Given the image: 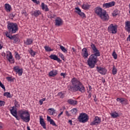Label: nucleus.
<instances>
[{
    "instance_id": "c03bdc74",
    "label": "nucleus",
    "mask_w": 130,
    "mask_h": 130,
    "mask_svg": "<svg viewBox=\"0 0 130 130\" xmlns=\"http://www.w3.org/2000/svg\"><path fill=\"white\" fill-rule=\"evenodd\" d=\"M59 56H60V57H61L62 60H64V56L63 55V54H62V53H59Z\"/></svg>"
},
{
    "instance_id": "680f3d73",
    "label": "nucleus",
    "mask_w": 130,
    "mask_h": 130,
    "mask_svg": "<svg viewBox=\"0 0 130 130\" xmlns=\"http://www.w3.org/2000/svg\"><path fill=\"white\" fill-rule=\"evenodd\" d=\"M72 50H73V52H77V49H75V48H72Z\"/></svg>"
},
{
    "instance_id": "a19ab883",
    "label": "nucleus",
    "mask_w": 130,
    "mask_h": 130,
    "mask_svg": "<svg viewBox=\"0 0 130 130\" xmlns=\"http://www.w3.org/2000/svg\"><path fill=\"white\" fill-rule=\"evenodd\" d=\"M29 53L30 54H31V56H35V54H36V52L34 51H33V50L31 49L29 51Z\"/></svg>"
},
{
    "instance_id": "774afa93",
    "label": "nucleus",
    "mask_w": 130,
    "mask_h": 130,
    "mask_svg": "<svg viewBox=\"0 0 130 130\" xmlns=\"http://www.w3.org/2000/svg\"><path fill=\"white\" fill-rule=\"evenodd\" d=\"M27 130H31V129H30V127H29V126H28L27 127Z\"/></svg>"
},
{
    "instance_id": "e433bc0d",
    "label": "nucleus",
    "mask_w": 130,
    "mask_h": 130,
    "mask_svg": "<svg viewBox=\"0 0 130 130\" xmlns=\"http://www.w3.org/2000/svg\"><path fill=\"white\" fill-rule=\"evenodd\" d=\"M77 14H78V15H79V16L80 17H82V18H86V15H85V13H84L83 12H82V11Z\"/></svg>"
},
{
    "instance_id": "f3484780",
    "label": "nucleus",
    "mask_w": 130,
    "mask_h": 130,
    "mask_svg": "<svg viewBox=\"0 0 130 130\" xmlns=\"http://www.w3.org/2000/svg\"><path fill=\"white\" fill-rule=\"evenodd\" d=\"M40 124L43 126V128L46 129V123L44 122V119L42 118V116H40Z\"/></svg>"
},
{
    "instance_id": "c85d7f7f",
    "label": "nucleus",
    "mask_w": 130,
    "mask_h": 130,
    "mask_svg": "<svg viewBox=\"0 0 130 130\" xmlns=\"http://www.w3.org/2000/svg\"><path fill=\"white\" fill-rule=\"evenodd\" d=\"M44 48L47 52H50V51H53V49H51L49 46H45Z\"/></svg>"
},
{
    "instance_id": "7c9ffc66",
    "label": "nucleus",
    "mask_w": 130,
    "mask_h": 130,
    "mask_svg": "<svg viewBox=\"0 0 130 130\" xmlns=\"http://www.w3.org/2000/svg\"><path fill=\"white\" fill-rule=\"evenodd\" d=\"M71 112L72 114H73V115H75L77 114V112H78V109H77V108H74L71 110Z\"/></svg>"
},
{
    "instance_id": "f8f14e48",
    "label": "nucleus",
    "mask_w": 130,
    "mask_h": 130,
    "mask_svg": "<svg viewBox=\"0 0 130 130\" xmlns=\"http://www.w3.org/2000/svg\"><path fill=\"white\" fill-rule=\"evenodd\" d=\"M7 58L11 63H14L15 62V59L13 58L12 52L8 51L7 54Z\"/></svg>"
},
{
    "instance_id": "69168bd1",
    "label": "nucleus",
    "mask_w": 130,
    "mask_h": 130,
    "mask_svg": "<svg viewBox=\"0 0 130 130\" xmlns=\"http://www.w3.org/2000/svg\"><path fill=\"white\" fill-rule=\"evenodd\" d=\"M35 3L37 4V5H39L40 4V2L37 1V2H36V3Z\"/></svg>"
},
{
    "instance_id": "412c9836",
    "label": "nucleus",
    "mask_w": 130,
    "mask_h": 130,
    "mask_svg": "<svg viewBox=\"0 0 130 130\" xmlns=\"http://www.w3.org/2000/svg\"><path fill=\"white\" fill-rule=\"evenodd\" d=\"M32 16H34V17H38L39 15H41V12L39 10H36L35 11L32 12L31 14Z\"/></svg>"
},
{
    "instance_id": "ddd939ff",
    "label": "nucleus",
    "mask_w": 130,
    "mask_h": 130,
    "mask_svg": "<svg viewBox=\"0 0 130 130\" xmlns=\"http://www.w3.org/2000/svg\"><path fill=\"white\" fill-rule=\"evenodd\" d=\"M115 6V2L114 1H112L108 3L104 4L103 5V8L104 9H109V8H111V7H114Z\"/></svg>"
},
{
    "instance_id": "cd10ccee",
    "label": "nucleus",
    "mask_w": 130,
    "mask_h": 130,
    "mask_svg": "<svg viewBox=\"0 0 130 130\" xmlns=\"http://www.w3.org/2000/svg\"><path fill=\"white\" fill-rule=\"evenodd\" d=\"M12 7L10 6V4H5V10L7 12H11V9Z\"/></svg>"
},
{
    "instance_id": "de8ad7c7",
    "label": "nucleus",
    "mask_w": 130,
    "mask_h": 130,
    "mask_svg": "<svg viewBox=\"0 0 130 130\" xmlns=\"http://www.w3.org/2000/svg\"><path fill=\"white\" fill-rule=\"evenodd\" d=\"M6 103L4 101H0V106H4Z\"/></svg>"
},
{
    "instance_id": "6ab92c4d",
    "label": "nucleus",
    "mask_w": 130,
    "mask_h": 130,
    "mask_svg": "<svg viewBox=\"0 0 130 130\" xmlns=\"http://www.w3.org/2000/svg\"><path fill=\"white\" fill-rule=\"evenodd\" d=\"M125 29L127 32H130V21H127L125 22Z\"/></svg>"
},
{
    "instance_id": "864d4df0",
    "label": "nucleus",
    "mask_w": 130,
    "mask_h": 130,
    "mask_svg": "<svg viewBox=\"0 0 130 130\" xmlns=\"http://www.w3.org/2000/svg\"><path fill=\"white\" fill-rule=\"evenodd\" d=\"M63 113V112H61L58 115V118H59L61 115H62Z\"/></svg>"
},
{
    "instance_id": "a211bd4d",
    "label": "nucleus",
    "mask_w": 130,
    "mask_h": 130,
    "mask_svg": "<svg viewBox=\"0 0 130 130\" xmlns=\"http://www.w3.org/2000/svg\"><path fill=\"white\" fill-rule=\"evenodd\" d=\"M68 103L69 104H70V105H73V106H75V105H77L78 104V101H75L73 99H69L67 101Z\"/></svg>"
},
{
    "instance_id": "5701e85b",
    "label": "nucleus",
    "mask_w": 130,
    "mask_h": 130,
    "mask_svg": "<svg viewBox=\"0 0 130 130\" xmlns=\"http://www.w3.org/2000/svg\"><path fill=\"white\" fill-rule=\"evenodd\" d=\"M41 7L42 10H44L45 12H48V11H49V9H48L47 5H45L44 3H42Z\"/></svg>"
},
{
    "instance_id": "8fccbe9b",
    "label": "nucleus",
    "mask_w": 130,
    "mask_h": 130,
    "mask_svg": "<svg viewBox=\"0 0 130 130\" xmlns=\"http://www.w3.org/2000/svg\"><path fill=\"white\" fill-rule=\"evenodd\" d=\"M0 87L5 90V85L2 83V82L0 81Z\"/></svg>"
},
{
    "instance_id": "bb28decb",
    "label": "nucleus",
    "mask_w": 130,
    "mask_h": 130,
    "mask_svg": "<svg viewBox=\"0 0 130 130\" xmlns=\"http://www.w3.org/2000/svg\"><path fill=\"white\" fill-rule=\"evenodd\" d=\"M10 112H11V114H12V115L13 116L15 117L16 115H17V110L14 109V107H13V108L11 110H10Z\"/></svg>"
},
{
    "instance_id": "0e129e2a",
    "label": "nucleus",
    "mask_w": 130,
    "mask_h": 130,
    "mask_svg": "<svg viewBox=\"0 0 130 130\" xmlns=\"http://www.w3.org/2000/svg\"><path fill=\"white\" fill-rule=\"evenodd\" d=\"M127 41H130V35L127 38Z\"/></svg>"
},
{
    "instance_id": "1a4fd4ad",
    "label": "nucleus",
    "mask_w": 130,
    "mask_h": 130,
    "mask_svg": "<svg viewBox=\"0 0 130 130\" xmlns=\"http://www.w3.org/2000/svg\"><path fill=\"white\" fill-rule=\"evenodd\" d=\"M81 55L84 59L88 58V56L90 55V54H89V52H88V50L86 48H84L82 49Z\"/></svg>"
},
{
    "instance_id": "f03ea898",
    "label": "nucleus",
    "mask_w": 130,
    "mask_h": 130,
    "mask_svg": "<svg viewBox=\"0 0 130 130\" xmlns=\"http://www.w3.org/2000/svg\"><path fill=\"white\" fill-rule=\"evenodd\" d=\"M71 83L73 85H69L68 89L71 92H77L79 91L81 93H85L86 89L85 86L83 85V83L80 82L77 78H73L71 80Z\"/></svg>"
},
{
    "instance_id": "3c124183",
    "label": "nucleus",
    "mask_w": 130,
    "mask_h": 130,
    "mask_svg": "<svg viewBox=\"0 0 130 130\" xmlns=\"http://www.w3.org/2000/svg\"><path fill=\"white\" fill-rule=\"evenodd\" d=\"M52 119H51V118L48 116H47V121H48L49 122L50 121V120H52Z\"/></svg>"
},
{
    "instance_id": "72a5a7b5",
    "label": "nucleus",
    "mask_w": 130,
    "mask_h": 130,
    "mask_svg": "<svg viewBox=\"0 0 130 130\" xmlns=\"http://www.w3.org/2000/svg\"><path fill=\"white\" fill-rule=\"evenodd\" d=\"M20 68H19V66H15L13 68V70L15 73L18 74V72L20 70Z\"/></svg>"
},
{
    "instance_id": "2eb2a0df",
    "label": "nucleus",
    "mask_w": 130,
    "mask_h": 130,
    "mask_svg": "<svg viewBox=\"0 0 130 130\" xmlns=\"http://www.w3.org/2000/svg\"><path fill=\"white\" fill-rule=\"evenodd\" d=\"M50 58L51 59H53V60H56L58 62H61V60L57 57V56L55 54H51L49 56Z\"/></svg>"
},
{
    "instance_id": "4be33fe9",
    "label": "nucleus",
    "mask_w": 130,
    "mask_h": 130,
    "mask_svg": "<svg viewBox=\"0 0 130 130\" xmlns=\"http://www.w3.org/2000/svg\"><path fill=\"white\" fill-rule=\"evenodd\" d=\"M57 74V70H53L49 72V75L50 77H55Z\"/></svg>"
},
{
    "instance_id": "f257e3e1",
    "label": "nucleus",
    "mask_w": 130,
    "mask_h": 130,
    "mask_svg": "<svg viewBox=\"0 0 130 130\" xmlns=\"http://www.w3.org/2000/svg\"><path fill=\"white\" fill-rule=\"evenodd\" d=\"M90 46L93 50V54L90 55L87 60V64L90 69H94L95 64L98 62V56H100V52L95 46V44L91 43Z\"/></svg>"
},
{
    "instance_id": "2f4dec72",
    "label": "nucleus",
    "mask_w": 130,
    "mask_h": 130,
    "mask_svg": "<svg viewBox=\"0 0 130 130\" xmlns=\"http://www.w3.org/2000/svg\"><path fill=\"white\" fill-rule=\"evenodd\" d=\"M15 58H16V59H18V60H20V59H21V56L19 55L18 52L17 51L15 52Z\"/></svg>"
},
{
    "instance_id": "79ce46f5",
    "label": "nucleus",
    "mask_w": 130,
    "mask_h": 130,
    "mask_svg": "<svg viewBox=\"0 0 130 130\" xmlns=\"http://www.w3.org/2000/svg\"><path fill=\"white\" fill-rule=\"evenodd\" d=\"M75 10H76V11H75V13H77V14L79 13L81 11V9H80L79 7L75 8Z\"/></svg>"
},
{
    "instance_id": "5fc2aeb1",
    "label": "nucleus",
    "mask_w": 130,
    "mask_h": 130,
    "mask_svg": "<svg viewBox=\"0 0 130 130\" xmlns=\"http://www.w3.org/2000/svg\"><path fill=\"white\" fill-rule=\"evenodd\" d=\"M60 76H62L63 78H66V73H61Z\"/></svg>"
},
{
    "instance_id": "a878e982",
    "label": "nucleus",
    "mask_w": 130,
    "mask_h": 130,
    "mask_svg": "<svg viewBox=\"0 0 130 130\" xmlns=\"http://www.w3.org/2000/svg\"><path fill=\"white\" fill-rule=\"evenodd\" d=\"M91 7V5L86 4H83L82 6V8L83 10H89L90 9V7Z\"/></svg>"
},
{
    "instance_id": "39448f33",
    "label": "nucleus",
    "mask_w": 130,
    "mask_h": 130,
    "mask_svg": "<svg viewBox=\"0 0 130 130\" xmlns=\"http://www.w3.org/2000/svg\"><path fill=\"white\" fill-rule=\"evenodd\" d=\"M7 28L8 32L10 34H15L18 30H19V27H18V24L16 23H10L7 25Z\"/></svg>"
},
{
    "instance_id": "49530a36",
    "label": "nucleus",
    "mask_w": 130,
    "mask_h": 130,
    "mask_svg": "<svg viewBox=\"0 0 130 130\" xmlns=\"http://www.w3.org/2000/svg\"><path fill=\"white\" fill-rule=\"evenodd\" d=\"M19 76H22L23 74V69H21L20 71L18 72Z\"/></svg>"
},
{
    "instance_id": "0eeeda50",
    "label": "nucleus",
    "mask_w": 130,
    "mask_h": 130,
    "mask_svg": "<svg viewBox=\"0 0 130 130\" xmlns=\"http://www.w3.org/2000/svg\"><path fill=\"white\" fill-rule=\"evenodd\" d=\"M108 31L112 34H116L117 33V25H113V24H111L109 26Z\"/></svg>"
},
{
    "instance_id": "bf43d9fd",
    "label": "nucleus",
    "mask_w": 130,
    "mask_h": 130,
    "mask_svg": "<svg viewBox=\"0 0 130 130\" xmlns=\"http://www.w3.org/2000/svg\"><path fill=\"white\" fill-rule=\"evenodd\" d=\"M14 117H15L17 120H20V117H19L17 115L15 116Z\"/></svg>"
},
{
    "instance_id": "4d7b16f0",
    "label": "nucleus",
    "mask_w": 130,
    "mask_h": 130,
    "mask_svg": "<svg viewBox=\"0 0 130 130\" xmlns=\"http://www.w3.org/2000/svg\"><path fill=\"white\" fill-rule=\"evenodd\" d=\"M15 16V15L13 13L10 14V17H11V18H14Z\"/></svg>"
},
{
    "instance_id": "13d9d810",
    "label": "nucleus",
    "mask_w": 130,
    "mask_h": 130,
    "mask_svg": "<svg viewBox=\"0 0 130 130\" xmlns=\"http://www.w3.org/2000/svg\"><path fill=\"white\" fill-rule=\"evenodd\" d=\"M66 115H67V116H71V114H70V113H69V111H66Z\"/></svg>"
},
{
    "instance_id": "9b49d317",
    "label": "nucleus",
    "mask_w": 130,
    "mask_h": 130,
    "mask_svg": "<svg viewBox=\"0 0 130 130\" xmlns=\"http://www.w3.org/2000/svg\"><path fill=\"white\" fill-rule=\"evenodd\" d=\"M96 71L101 75H106V73H107V70L104 68H102L101 67H96Z\"/></svg>"
},
{
    "instance_id": "58836bf2",
    "label": "nucleus",
    "mask_w": 130,
    "mask_h": 130,
    "mask_svg": "<svg viewBox=\"0 0 130 130\" xmlns=\"http://www.w3.org/2000/svg\"><path fill=\"white\" fill-rule=\"evenodd\" d=\"M50 124H52V125H53L54 126H57V125L55 123V122L53 120V119L50 120L49 121Z\"/></svg>"
},
{
    "instance_id": "a18cd8bd",
    "label": "nucleus",
    "mask_w": 130,
    "mask_h": 130,
    "mask_svg": "<svg viewBox=\"0 0 130 130\" xmlns=\"http://www.w3.org/2000/svg\"><path fill=\"white\" fill-rule=\"evenodd\" d=\"M21 14H22V15H24V16H25V17H27V16H28V14H27V12H26V11H25V10L22 11L21 12Z\"/></svg>"
},
{
    "instance_id": "37998d69",
    "label": "nucleus",
    "mask_w": 130,
    "mask_h": 130,
    "mask_svg": "<svg viewBox=\"0 0 130 130\" xmlns=\"http://www.w3.org/2000/svg\"><path fill=\"white\" fill-rule=\"evenodd\" d=\"M6 79L8 81V82H14V79H12L11 77H7Z\"/></svg>"
},
{
    "instance_id": "c756f323",
    "label": "nucleus",
    "mask_w": 130,
    "mask_h": 130,
    "mask_svg": "<svg viewBox=\"0 0 130 130\" xmlns=\"http://www.w3.org/2000/svg\"><path fill=\"white\" fill-rule=\"evenodd\" d=\"M4 96H5L7 97V98H12V96L11 94V93L7 92H5L4 93Z\"/></svg>"
},
{
    "instance_id": "6e6d98bb",
    "label": "nucleus",
    "mask_w": 130,
    "mask_h": 130,
    "mask_svg": "<svg viewBox=\"0 0 130 130\" xmlns=\"http://www.w3.org/2000/svg\"><path fill=\"white\" fill-rule=\"evenodd\" d=\"M68 123H70L71 125H73V121L72 120H69Z\"/></svg>"
},
{
    "instance_id": "09e8293b",
    "label": "nucleus",
    "mask_w": 130,
    "mask_h": 130,
    "mask_svg": "<svg viewBox=\"0 0 130 130\" xmlns=\"http://www.w3.org/2000/svg\"><path fill=\"white\" fill-rule=\"evenodd\" d=\"M14 104H15V107H19V106H20V105H19V102H18L16 100H15Z\"/></svg>"
},
{
    "instance_id": "4c0bfd02",
    "label": "nucleus",
    "mask_w": 130,
    "mask_h": 130,
    "mask_svg": "<svg viewBox=\"0 0 130 130\" xmlns=\"http://www.w3.org/2000/svg\"><path fill=\"white\" fill-rule=\"evenodd\" d=\"M112 15L113 17H116V16L118 15V11H117V10H115L113 11Z\"/></svg>"
},
{
    "instance_id": "f704fd0d",
    "label": "nucleus",
    "mask_w": 130,
    "mask_h": 130,
    "mask_svg": "<svg viewBox=\"0 0 130 130\" xmlns=\"http://www.w3.org/2000/svg\"><path fill=\"white\" fill-rule=\"evenodd\" d=\"M48 110H50L49 111V112H50L51 115H53V114H55V110H54V109L50 108L48 109Z\"/></svg>"
},
{
    "instance_id": "7ed1b4c3",
    "label": "nucleus",
    "mask_w": 130,
    "mask_h": 130,
    "mask_svg": "<svg viewBox=\"0 0 130 130\" xmlns=\"http://www.w3.org/2000/svg\"><path fill=\"white\" fill-rule=\"evenodd\" d=\"M95 13L99 16L103 21H108L109 16L106 11L103 10L100 7H97L95 9Z\"/></svg>"
},
{
    "instance_id": "338daca9",
    "label": "nucleus",
    "mask_w": 130,
    "mask_h": 130,
    "mask_svg": "<svg viewBox=\"0 0 130 130\" xmlns=\"http://www.w3.org/2000/svg\"><path fill=\"white\" fill-rule=\"evenodd\" d=\"M2 56H4V57L6 56V54L5 53H2Z\"/></svg>"
},
{
    "instance_id": "6e6552de",
    "label": "nucleus",
    "mask_w": 130,
    "mask_h": 130,
    "mask_svg": "<svg viewBox=\"0 0 130 130\" xmlns=\"http://www.w3.org/2000/svg\"><path fill=\"white\" fill-rule=\"evenodd\" d=\"M5 35L6 37H8V38H9V39L14 40V43H17V42L19 41V38L16 37V35L12 36V35L9 34V32L8 31L5 32Z\"/></svg>"
},
{
    "instance_id": "423d86ee",
    "label": "nucleus",
    "mask_w": 130,
    "mask_h": 130,
    "mask_svg": "<svg viewBox=\"0 0 130 130\" xmlns=\"http://www.w3.org/2000/svg\"><path fill=\"white\" fill-rule=\"evenodd\" d=\"M78 119L79 122L85 123V122H87L88 120H89V116H88V114L85 113H81L80 114Z\"/></svg>"
},
{
    "instance_id": "052dcab7",
    "label": "nucleus",
    "mask_w": 130,
    "mask_h": 130,
    "mask_svg": "<svg viewBox=\"0 0 130 130\" xmlns=\"http://www.w3.org/2000/svg\"><path fill=\"white\" fill-rule=\"evenodd\" d=\"M39 103H40V105H42V104H43V102L42 100H40L39 101Z\"/></svg>"
},
{
    "instance_id": "e2e57ef3",
    "label": "nucleus",
    "mask_w": 130,
    "mask_h": 130,
    "mask_svg": "<svg viewBox=\"0 0 130 130\" xmlns=\"http://www.w3.org/2000/svg\"><path fill=\"white\" fill-rule=\"evenodd\" d=\"M55 17H56V16L55 15H51L50 16V18L51 19H52L53 18H55Z\"/></svg>"
},
{
    "instance_id": "603ef678",
    "label": "nucleus",
    "mask_w": 130,
    "mask_h": 130,
    "mask_svg": "<svg viewBox=\"0 0 130 130\" xmlns=\"http://www.w3.org/2000/svg\"><path fill=\"white\" fill-rule=\"evenodd\" d=\"M87 92L89 93L88 96V98L89 99L91 98L92 95L91 94V92L90 91H88Z\"/></svg>"
},
{
    "instance_id": "473e14b6",
    "label": "nucleus",
    "mask_w": 130,
    "mask_h": 130,
    "mask_svg": "<svg viewBox=\"0 0 130 130\" xmlns=\"http://www.w3.org/2000/svg\"><path fill=\"white\" fill-rule=\"evenodd\" d=\"M60 48L61 49V50L63 51V52H64V53H68V50H67L64 47L60 45Z\"/></svg>"
},
{
    "instance_id": "c9c22d12",
    "label": "nucleus",
    "mask_w": 130,
    "mask_h": 130,
    "mask_svg": "<svg viewBox=\"0 0 130 130\" xmlns=\"http://www.w3.org/2000/svg\"><path fill=\"white\" fill-rule=\"evenodd\" d=\"M112 74L114 75H116L117 74V69L115 68V66H113V69H112Z\"/></svg>"
},
{
    "instance_id": "4468645a",
    "label": "nucleus",
    "mask_w": 130,
    "mask_h": 130,
    "mask_svg": "<svg viewBox=\"0 0 130 130\" xmlns=\"http://www.w3.org/2000/svg\"><path fill=\"white\" fill-rule=\"evenodd\" d=\"M55 26H61L63 24V21L60 18V17H57L55 20Z\"/></svg>"
},
{
    "instance_id": "393cba45",
    "label": "nucleus",
    "mask_w": 130,
    "mask_h": 130,
    "mask_svg": "<svg viewBox=\"0 0 130 130\" xmlns=\"http://www.w3.org/2000/svg\"><path fill=\"white\" fill-rule=\"evenodd\" d=\"M32 42H33V39H27L24 43L26 45H31L32 44Z\"/></svg>"
},
{
    "instance_id": "9d476101",
    "label": "nucleus",
    "mask_w": 130,
    "mask_h": 130,
    "mask_svg": "<svg viewBox=\"0 0 130 130\" xmlns=\"http://www.w3.org/2000/svg\"><path fill=\"white\" fill-rule=\"evenodd\" d=\"M101 122V119L99 118L98 116H95L94 118L93 121L90 123L91 125H98V124H100Z\"/></svg>"
},
{
    "instance_id": "ea45409f",
    "label": "nucleus",
    "mask_w": 130,
    "mask_h": 130,
    "mask_svg": "<svg viewBox=\"0 0 130 130\" xmlns=\"http://www.w3.org/2000/svg\"><path fill=\"white\" fill-rule=\"evenodd\" d=\"M112 56L114 57V59H117V54L115 52V51H114L112 53Z\"/></svg>"
},
{
    "instance_id": "b1692460",
    "label": "nucleus",
    "mask_w": 130,
    "mask_h": 130,
    "mask_svg": "<svg viewBox=\"0 0 130 130\" xmlns=\"http://www.w3.org/2000/svg\"><path fill=\"white\" fill-rule=\"evenodd\" d=\"M110 115L112 118H116L117 117H119V114H118V113H117L116 112L110 113Z\"/></svg>"
},
{
    "instance_id": "20e7f679",
    "label": "nucleus",
    "mask_w": 130,
    "mask_h": 130,
    "mask_svg": "<svg viewBox=\"0 0 130 130\" xmlns=\"http://www.w3.org/2000/svg\"><path fill=\"white\" fill-rule=\"evenodd\" d=\"M18 115L25 122H29L30 121V114L28 111L20 110L18 111Z\"/></svg>"
},
{
    "instance_id": "dca6fc26",
    "label": "nucleus",
    "mask_w": 130,
    "mask_h": 130,
    "mask_svg": "<svg viewBox=\"0 0 130 130\" xmlns=\"http://www.w3.org/2000/svg\"><path fill=\"white\" fill-rule=\"evenodd\" d=\"M116 100L118 102H119V103H121V104H124L125 105L127 104V100L125 99L118 98Z\"/></svg>"
},
{
    "instance_id": "aec40b11",
    "label": "nucleus",
    "mask_w": 130,
    "mask_h": 130,
    "mask_svg": "<svg viewBox=\"0 0 130 130\" xmlns=\"http://www.w3.org/2000/svg\"><path fill=\"white\" fill-rule=\"evenodd\" d=\"M57 96H58L60 99H63L64 96H66V91L59 92L57 94Z\"/></svg>"
}]
</instances>
